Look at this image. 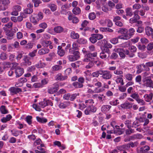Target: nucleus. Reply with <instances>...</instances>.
Returning a JSON list of instances; mask_svg holds the SVG:
<instances>
[{
	"mask_svg": "<svg viewBox=\"0 0 153 153\" xmlns=\"http://www.w3.org/2000/svg\"><path fill=\"white\" fill-rule=\"evenodd\" d=\"M85 81V78L80 77L78 79L77 81H75L73 83V86L76 88H82L83 87V84Z\"/></svg>",
	"mask_w": 153,
	"mask_h": 153,
	"instance_id": "nucleus-1",
	"label": "nucleus"
},
{
	"mask_svg": "<svg viewBox=\"0 0 153 153\" xmlns=\"http://www.w3.org/2000/svg\"><path fill=\"white\" fill-rule=\"evenodd\" d=\"M101 77L105 80H108L111 79L112 77V75L111 72L105 70Z\"/></svg>",
	"mask_w": 153,
	"mask_h": 153,
	"instance_id": "nucleus-6",
	"label": "nucleus"
},
{
	"mask_svg": "<svg viewBox=\"0 0 153 153\" xmlns=\"http://www.w3.org/2000/svg\"><path fill=\"white\" fill-rule=\"evenodd\" d=\"M45 147V145L44 144H41L39 146H38L37 147V149L38 151L41 152H46L45 149L43 148Z\"/></svg>",
	"mask_w": 153,
	"mask_h": 153,
	"instance_id": "nucleus-44",
	"label": "nucleus"
},
{
	"mask_svg": "<svg viewBox=\"0 0 153 153\" xmlns=\"http://www.w3.org/2000/svg\"><path fill=\"white\" fill-rule=\"evenodd\" d=\"M123 71L122 70L119 69H116L114 71V74L117 76L123 77Z\"/></svg>",
	"mask_w": 153,
	"mask_h": 153,
	"instance_id": "nucleus-19",
	"label": "nucleus"
},
{
	"mask_svg": "<svg viewBox=\"0 0 153 153\" xmlns=\"http://www.w3.org/2000/svg\"><path fill=\"white\" fill-rule=\"evenodd\" d=\"M118 38L121 39L128 40L130 38V37L128 34H125L118 36Z\"/></svg>",
	"mask_w": 153,
	"mask_h": 153,
	"instance_id": "nucleus-29",
	"label": "nucleus"
},
{
	"mask_svg": "<svg viewBox=\"0 0 153 153\" xmlns=\"http://www.w3.org/2000/svg\"><path fill=\"white\" fill-rule=\"evenodd\" d=\"M68 58L71 62H73L77 60L73 55H69L68 56Z\"/></svg>",
	"mask_w": 153,
	"mask_h": 153,
	"instance_id": "nucleus-62",
	"label": "nucleus"
},
{
	"mask_svg": "<svg viewBox=\"0 0 153 153\" xmlns=\"http://www.w3.org/2000/svg\"><path fill=\"white\" fill-rule=\"evenodd\" d=\"M126 16L131 17L133 15L134 12L132 9L130 7H127L125 10Z\"/></svg>",
	"mask_w": 153,
	"mask_h": 153,
	"instance_id": "nucleus-21",
	"label": "nucleus"
},
{
	"mask_svg": "<svg viewBox=\"0 0 153 153\" xmlns=\"http://www.w3.org/2000/svg\"><path fill=\"white\" fill-rule=\"evenodd\" d=\"M59 85L56 83H54L48 89V92L50 94H53L56 92L59 89Z\"/></svg>",
	"mask_w": 153,
	"mask_h": 153,
	"instance_id": "nucleus-4",
	"label": "nucleus"
},
{
	"mask_svg": "<svg viewBox=\"0 0 153 153\" xmlns=\"http://www.w3.org/2000/svg\"><path fill=\"white\" fill-rule=\"evenodd\" d=\"M96 18V15L94 13H91L89 14V18L90 20H94Z\"/></svg>",
	"mask_w": 153,
	"mask_h": 153,
	"instance_id": "nucleus-59",
	"label": "nucleus"
},
{
	"mask_svg": "<svg viewBox=\"0 0 153 153\" xmlns=\"http://www.w3.org/2000/svg\"><path fill=\"white\" fill-rule=\"evenodd\" d=\"M136 68L137 69V74H140L144 70V69L143 68L141 64L137 65L136 66Z\"/></svg>",
	"mask_w": 153,
	"mask_h": 153,
	"instance_id": "nucleus-38",
	"label": "nucleus"
},
{
	"mask_svg": "<svg viewBox=\"0 0 153 153\" xmlns=\"http://www.w3.org/2000/svg\"><path fill=\"white\" fill-rule=\"evenodd\" d=\"M128 30L125 28H120L118 31V33H120L121 34H127Z\"/></svg>",
	"mask_w": 153,
	"mask_h": 153,
	"instance_id": "nucleus-40",
	"label": "nucleus"
},
{
	"mask_svg": "<svg viewBox=\"0 0 153 153\" xmlns=\"http://www.w3.org/2000/svg\"><path fill=\"white\" fill-rule=\"evenodd\" d=\"M53 144L59 147L61 150H63L65 148V145L63 144L61 145L60 142L59 141H55L53 142Z\"/></svg>",
	"mask_w": 153,
	"mask_h": 153,
	"instance_id": "nucleus-23",
	"label": "nucleus"
},
{
	"mask_svg": "<svg viewBox=\"0 0 153 153\" xmlns=\"http://www.w3.org/2000/svg\"><path fill=\"white\" fill-rule=\"evenodd\" d=\"M153 94L150 93L149 94H146L143 96L145 100L148 102H150L152 99Z\"/></svg>",
	"mask_w": 153,
	"mask_h": 153,
	"instance_id": "nucleus-15",
	"label": "nucleus"
},
{
	"mask_svg": "<svg viewBox=\"0 0 153 153\" xmlns=\"http://www.w3.org/2000/svg\"><path fill=\"white\" fill-rule=\"evenodd\" d=\"M79 93H77L70 95V100L71 101H73L77 96L79 95Z\"/></svg>",
	"mask_w": 153,
	"mask_h": 153,
	"instance_id": "nucleus-52",
	"label": "nucleus"
},
{
	"mask_svg": "<svg viewBox=\"0 0 153 153\" xmlns=\"http://www.w3.org/2000/svg\"><path fill=\"white\" fill-rule=\"evenodd\" d=\"M93 84L97 87L99 88L102 86V83L97 81V79H94L93 80Z\"/></svg>",
	"mask_w": 153,
	"mask_h": 153,
	"instance_id": "nucleus-32",
	"label": "nucleus"
},
{
	"mask_svg": "<svg viewBox=\"0 0 153 153\" xmlns=\"http://www.w3.org/2000/svg\"><path fill=\"white\" fill-rule=\"evenodd\" d=\"M150 149V147L148 146H143L138 151V153H146Z\"/></svg>",
	"mask_w": 153,
	"mask_h": 153,
	"instance_id": "nucleus-17",
	"label": "nucleus"
},
{
	"mask_svg": "<svg viewBox=\"0 0 153 153\" xmlns=\"http://www.w3.org/2000/svg\"><path fill=\"white\" fill-rule=\"evenodd\" d=\"M119 103L118 100L116 99L109 102V104L112 105H116Z\"/></svg>",
	"mask_w": 153,
	"mask_h": 153,
	"instance_id": "nucleus-55",
	"label": "nucleus"
},
{
	"mask_svg": "<svg viewBox=\"0 0 153 153\" xmlns=\"http://www.w3.org/2000/svg\"><path fill=\"white\" fill-rule=\"evenodd\" d=\"M10 2L9 0H4L1 3L2 5H1V10L2 11H4L7 9L8 8V6L10 4Z\"/></svg>",
	"mask_w": 153,
	"mask_h": 153,
	"instance_id": "nucleus-7",
	"label": "nucleus"
},
{
	"mask_svg": "<svg viewBox=\"0 0 153 153\" xmlns=\"http://www.w3.org/2000/svg\"><path fill=\"white\" fill-rule=\"evenodd\" d=\"M70 36L72 39H76L79 38V35L78 33H76L74 31H72L71 33Z\"/></svg>",
	"mask_w": 153,
	"mask_h": 153,
	"instance_id": "nucleus-30",
	"label": "nucleus"
},
{
	"mask_svg": "<svg viewBox=\"0 0 153 153\" xmlns=\"http://www.w3.org/2000/svg\"><path fill=\"white\" fill-rule=\"evenodd\" d=\"M124 124L128 129H130L131 128V120H126L125 121Z\"/></svg>",
	"mask_w": 153,
	"mask_h": 153,
	"instance_id": "nucleus-53",
	"label": "nucleus"
},
{
	"mask_svg": "<svg viewBox=\"0 0 153 153\" xmlns=\"http://www.w3.org/2000/svg\"><path fill=\"white\" fill-rule=\"evenodd\" d=\"M142 80V77L141 76L139 75L137 76L135 78V82L138 83L139 84H140Z\"/></svg>",
	"mask_w": 153,
	"mask_h": 153,
	"instance_id": "nucleus-60",
	"label": "nucleus"
},
{
	"mask_svg": "<svg viewBox=\"0 0 153 153\" xmlns=\"http://www.w3.org/2000/svg\"><path fill=\"white\" fill-rule=\"evenodd\" d=\"M124 76L127 80L129 81H132L133 78V75L129 73L126 74L124 75Z\"/></svg>",
	"mask_w": 153,
	"mask_h": 153,
	"instance_id": "nucleus-33",
	"label": "nucleus"
},
{
	"mask_svg": "<svg viewBox=\"0 0 153 153\" xmlns=\"http://www.w3.org/2000/svg\"><path fill=\"white\" fill-rule=\"evenodd\" d=\"M94 35V37H95L97 40H100L103 38V36L100 34H93Z\"/></svg>",
	"mask_w": 153,
	"mask_h": 153,
	"instance_id": "nucleus-64",
	"label": "nucleus"
},
{
	"mask_svg": "<svg viewBox=\"0 0 153 153\" xmlns=\"http://www.w3.org/2000/svg\"><path fill=\"white\" fill-rule=\"evenodd\" d=\"M79 49V46L78 44L75 42H74L72 45V48L69 49V53H72L73 51H76L78 50Z\"/></svg>",
	"mask_w": 153,
	"mask_h": 153,
	"instance_id": "nucleus-14",
	"label": "nucleus"
},
{
	"mask_svg": "<svg viewBox=\"0 0 153 153\" xmlns=\"http://www.w3.org/2000/svg\"><path fill=\"white\" fill-rule=\"evenodd\" d=\"M96 108L93 106V105H90L89 106L87 107L86 109L85 110L84 112L85 114L88 115L91 112H96Z\"/></svg>",
	"mask_w": 153,
	"mask_h": 153,
	"instance_id": "nucleus-5",
	"label": "nucleus"
},
{
	"mask_svg": "<svg viewBox=\"0 0 153 153\" xmlns=\"http://www.w3.org/2000/svg\"><path fill=\"white\" fill-rule=\"evenodd\" d=\"M97 53L94 52L93 53H89L87 54V56L88 58H90L92 60L93 57H96L97 56Z\"/></svg>",
	"mask_w": 153,
	"mask_h": 153,
	"instance_id": "nucleus-50",
	"label": "nucleus"
},
{
	"mask_svg": "<svg viewBox=\"0 0 153 153\" xmlns=\"http://www.w3.org/2000/svg\"><path fill=\"white\" fill-rule=\"evenodd\" d=\"M12 118V116L10 114L7 115L6 117H3L1 119V121L3 123H6L10 120Z\"/></svg>",
	"mask_w": 153,
	"mask_h": 153,
	"instance_id": "nucleus-31",
	"label": "nucleus"
},
{
	"mask_svg": "<svg viewBox=\"0 0 153 153\" xmlns=\"http://www.w3.org/2000/svg\"><path fill=\"white\" fill-rule=\"evenodd\" d=\"M145 30L146 34L148 36H150L153 33V29L149 26H146Z\"/></svg>",
	"mask_w": 153,
	"mask_h": 153,
	"instance_id": "nucleus-18",
	"label": "nucleus"
},
{
	"mask_svg": "<svg viewBox=\"0 0 153 153\" xmlns=\"http://www.w3.org/2000/svg\"><path fill=\"white\" fill-rule=\"evenodd\" d=\"M81 10L78 7H76L74 8L73 10V12L74 14L77 15L80 13Z\"/></svg>",
	"mask_w": 153,
	"mask_h": 153,
	"instance_id": "nucleus-41",
	"label": "nucleus"
},
{
	"mask_svg": "<svg viewBox=\"0 0 153 153\" xmlns=\"http://www.w3.org/2000/svg\"><path fill=\"white\" fill-rule=\"evenodd\" d=\"M9 90L10 92L11 95H13L21 92L22 91L21 89L18 88L12 87L10 88Z\"/></svg>",
	"mask_w": 153,
	"mask_h": 153,
	"instance_id": "nucleus-8",
	"label": "nucleus"
},
{
	"mask_svg": "<svg viewBox=\"0 0 153 153\" xmlns=\"http://www.w3.org/2000/svg\"><path fill=\"white\" fill-rule=\"evenodd\" d=\"M51 41L48 40H44L42 42L41 44L44 47H47L51 45Z\"/></svg>",
	"mask_w": 153,
	"mask_h": 153,
	"instance_id": "nucleus-28",
	"label": "nucleus"
},
{
	"mask_svg": "<svg viewBox=\"0 0 153 153\" xmlns=\"http://www.w3.org/2000/svg\"><path fill=\"white\" fill-rule=\"evenodd\" d=\"M108 48H108L107 47H106L104 46V49L102 50V52H104V53H107V55H109L110 53V51Z\"/></svg>",
	"mask_w": 153,
	"mask_h": 153,
	"instance_id": "nucleus-58",
	"label": "nucleus"
},
{
	"mask_svg": "<svg viewBox=\"0 0 153 153\" xmlns=\"http://www.w3.org/2000/svg\"><path fill=\"white\" fill-rule=\"evenodd\" d=\"M24 60L25 61V63L26 65H31V62L29 60L28 57L27 56H25L24 58Z\"/></svg>",
	"mask_w": 153,
	"mask_h": 153,
	"instance_id": "nucleus-46",
	"label": "nucleus"
},
{
	"mask_svg": "<svg viewBox=\"0 0 153 153\" xmlns=\"http://www.w3.org/2000/svg\"><path fill=\"white\" fill-rule=\"evenodd\" d=\"M33 10L32 8H28L25 9L24 11V13L26 14H30L32 13Z\"/></svg>",
	"mask_w": 153,
	"mask_h": 153,
	"instance_id": "nucleus-47",
	"label": "nucleus"
},
{
	"mask_svg": "<svg viewBox=\"0 0 153 153\" xmlns=\"http://www.w3.org/2000/svg\"><path fill=\"white\" fill-rule=\"evenodd\" d=\"M0 110L2 114H6L8 113V111L6 109L4 105H2L1 107Z\"/></svg>",
	"mask_w": 153,
	"mask_h": 153,
	"instance_id": "nucleus-45",
	"label": "nucleus"
},
{
	"mask_svg": "<svg viewBox=\"0 0 153 153\" xmlns=\"http://www.w3.org/2000/svg\"><path fill=\"white\" fill-rule=\"evenodd\" d=\"M7 55L6 53L2 52L0 54V59L2 60H4L7 59Z\"/></svg>",
	"mask_w": 153,
	"mask_h": 153,
	"instance_id": "nucleus-39",
	"label": "nucleus"
},
{
	"mask_svg": "<svg viewBox=\"0 0 153 153\" xmlns=\"http://www.w3.org/2000/svg\"><path fill=\"white\" fill-rule=\"evenodd\" d=\"M129 143L123 145V146H119L118 147V149L120 150H121L122 149H128L129 148H130L129 145Z\"/></svg>",
	"mask_w": 153,
	"mask_h": 153,
	"instance_id": "nucleus-42",
	"label": "nucleus"
},
{
	"mask_svg": "<svg viewBox=\"0 0 153 153\" xmlns=\"http://www.w3.org/2000/svg\"><path fill=\"white\" fill-rule=\"evenodd\" d=\"M120 106L123 108L130 109L132 107V103H130L128 101H126L124 103L122 104Z\"/></svg>",
	"mask_w": 153,
	"mask_h": 153,
	"instance_id": "nucleus-12",
	"label": "nucleus"
},
{
	"mask_svg": "<svg viewBox=\"0 0 153 153\" xmlns=\"http://www.w3.org/2000/svg\"><path fill=\"white\" fill-rule=\"evenodd\" d=\"M49 52V50L47 48H42L39 50L38 52L39 54L40 55L48 53Z\"/></svg>",
	"mask_w": 153,
	"mask_h": 153,
	"instance_id": "nucleus-20",
	"label": "nucleus"
},
{
	"mask_svg": "<svg viewBox=\"0 0 153 153\" xmlns=\"http://www.w3.org/2000/svg\"><path fill=\"white\" fill-rule=\"evenodd\" d=\"M128 49V50L130 51L131 52L133 53L136 52L137 50V49L136 47L133 45L130 46L129 47Z\"/></svg>",
	"mask_w": 153,
	"mask_h": 153,
	"instance_id": "nucleus-43",
	"label": "nucleus"
},
{
	"mask_svg": "<svg viewBox=\"0 0 153 153\" xmlns=\"http://www.w3.org/2000/svg\"><path fill=\"white\" fill-rule=\"evenodd\" d=\"M111 107V106L110 105H103L101 107V110L102 112H105L109 111Z\"/></svg>",
	"mask_w": 153,
	"mask_h": 153,
	"instance_id": "nucleus-24",
	"label": "nucleus"
},
{
	"mask_svg": "<svg viewBox=\"0 0 153 153\" xmlns=\"http://www.w3.org/2000/svg\"><path fill=\"white\" fill-rule=\"evenodd\" d=\"M62 66L59 65H56L53 66L52 68V70L53 71H58L62 69Z\"/></svg>",
	"mask_w": 153,
	"mask_h": 153,
	"instance_id": "nucleus-34",
	"label": "nucleus"
},
{
	"mask_svg": "<svg viewBox=\"0 0 153 153\" xmlns=\"http://www.w3.org/2000/svg\"><path fill=\"white\" fill-rule=\"evenodd\" d=\"M123 51L125 53L126 55H127L129 58H132L135 56V54L129 51L127 49H123Z\"/></svg>",
	"mask_w": 153,
	"mask_h": 153,
	"instance_id": "nucleus-22",
	"label": "nucleus"
},
{
	"mask_svg": "<svg viewBox=\"0 0 153 153\" xmlns=\"http://www.w3.org/2000/svg\"><path fill=\"white\" fill-rule=\"evenodd\" d=\"M137 103L140 104V105H143L146 104V102L145 101L140 98L136 101Z\"/></svg>",
	"mask_w": 153,
	"mask_h": 153,
	"instance_id": "nucleus-51",
	"label": "nucleus"
},
{
	"mask_svg": "<svg viewBox=\"0 0 153 153\" xmlns=\"http://www.w3.org/2000/svg\"><path fill=\"white\" fill-rule=\"evenodd\" d=\"M130 97L136 101L140 98L138 94L136 93H133L130 95Z\"/></svg>",
	"mask_w": 153,
	"mask_h": 153,
	"instance_id": "nucleus-49",
	"label": "nucleus"
},
{
	"mask_svg": "<svg viewBox=\"0 0 153 153\" xmlns=\"http://www.w3.org/2000/svg\"><path fill=\"white\" fill-rule=\"evenodd\" d=\"M123 77L116 76V79H115V82L117 84L120 83V85H124L123 80Z\"/></svg>",
	"mask_w": 153,
	"mask_h": 153,
	"instance_id": "nucleus-25",
	"label": "nucleus"
},
{
	"mask_svg": "<svg viewBox=\"0 0 153 153\" xmlns=\"http://www.w3.org/2000/svg\"><path fill=\"white\" fill-rule=\"evenodd\" d=\"M48 7L50 8L51 10L53 11H54L56 10V6L53 4H48Z\"/></svg>",
	"mask_w": 153,
	"mask_h": 153,
	"instance_id": "nucleus-37",
	"label": "nucleus"
},
{
	"mask_svg": "<svg viewBox=\"0 0 153 153\" xmlns=\"http://www.w3.org/2000/svg\"><path fill=\"white\" fill-rule=\"evenodd\" d=\"M72 53H70L71 54H73L76 59L77 60L80 58L79 52L78 51H73Z\"/></svg>",
	"mask_w": 153,
	"mask_h": 153,
	"instance_id": "nucleus-36",
	"label": "nucleus"
},
{
	"mask_svg": "<svg viewBox=\"0 0 153 153\" xmlns=\"http://www.w3.org/2000/svg\"><path fill=\"white\" fill-rule=\"evenodd\" d=\"M55 32L56 33H61L63 31L64 29L61 26H57L54 28Z\"/></svg>",
	"mask_w": 153,
	"mask_h": 153,
	"instance_id": "nucleus-27",
	"label": "nucleus"
},
{
	"mask_svg": "<svg viewBox=\"0 0 153 153\" xmlns=\"http://www.w3.org/2000/svg\"><path fill=\"white\" fill-rule=\"evenodd\" d=\"M135 31V30L132 28H131L129 29L128 30L129 33L128 35L130 36H133L134 33Z\"/></svg>",
	"mask_w": 153,
	"mask_h": 153,
	"instance_id": "nucleus-63",
	"label": "nucleus"
},
{
	"mask_svg": "<svg viewBox=\"0 0 153 153\" xmlns=\"http://www.w3.org/2000/svg\"><path fill=\"white\" fill-rule=\"evenodd\" d=\"M100 58L102 59H104L109 57V55H107V53H104V52H102L101 53H100Z\"/></svg>",
	"mask_w": 153,
	"mask_h": 153,
	"instance_id": "nucleus-48",
	"label": "nucleus"
},
{
	"mask_svg": "<svg viewBox=\"0 0 153 153\" xmlns=\"http://www.w3.org/2000/svg\"><path fill=\"white\" fill-rule=\"evenodd\" d=\"M138 12L139 10H135L134 12V16L130 19L129 20L130 23L133 24L136 22L139 24H142V22L141 21H137L140 19V16L138 15Z\"/></svg>",
	"mask_w": 153,
	"mask_h": 153,
	"instance_id": "nucleus-2",
	"label": "nucleus"
},
{
	"mask_svg": "<svg viewBox=\"0 0 153 153\" xmlns=\"http://www.w3.org/2000/svg\"><path fill=\"white\" fill-rule=\"evenodd\" d=\"M68 77L66 75L63 76L61 73H59L56 75L55 76V79L57 81H63L67 79Z\"/></svg>",
	"mask_w": 153,
	"mask_h": 153,
	"instance_id": "nucleus-9",
	"label": "nucleus"
},
{
	"mask_svg": "<svg viewBox=\"0 0 153 153\" xmlns=\"http://www.w3.org/2000/svg\"><path fill=\"white\" fill-rule=\"evenodd\" d=\"M141 7V5L139 4H135L132 6V8L133 9H136V10H138Z\"/></svg>",
	"mask_w": 153,
	"mask_h": 153,
	"instance_id": "nucleus-61",
	"label": "nucleus"
},
{
	"mask_svg": "<svg viewBox=\"0 0 153 153\" xmlns=\"http://www.w3.org/2000/svg\"><path fill=\"white\" fill-rule=\"evenodd\" d=\"M85 102L86 104V105H88V106H89L90 105H93V104L94 103V100L92 99L86 100Z\"/></svg>",
	"mask_w": 153,
	"mask_h": 153,
	"instance_id": "nucleus-54",
	"label": "nucleus"
},
{
	"mask_svg": "<svg viewBox=\"0 0 153 153\" xmlns=\"http://www.w3.org/2000/svg\"><path fill=\"white\" fill-rule=\"evenodd\" d=\"M39 20L36 14H34L32 15L30 18V22L34 25H36L38 24Z\"/></svg>",
	"mask_w": 153,
	"mask_h": 153,
	"instance_id": "nucleus-11",
	"label": "nucleus"
},
{
	"mask_svg": "<svg viewBox=\"0 0 153 153\" xmlns=\"http://www.w3.org/2000/svg\"><path fill=\"white\" fill-rule=\"evenodd\" d=\"M144 85L146 87L153 88V81L150 78L147 77L143 81Z\"/></svg>",
	"mask_w": 153,
	"mask_h": 153,
	"instance_id": "nucleus-3",
	"label": "nucleus"
},
{
	"mask_svg": "<svg viewBox=\"0 0 153 153\" xmlns=\"http://www.w3.org/2000/svg\"><path fill=\"white\" fill-rule=\"evenodd\" d=\"M36 118L38 122L42 123H45L47 121V119L44 118H40L39 117H36Z\"/></svg>",
	"mask_w": 153,
	"mask_h": 153,
	"instance_id": "nucleus-35",
	"label": "nucleus"
},
{
	"mask_svg": "<svg viewBox=\"0 0 153 153\" xmlns=\"http://www.w3.org/2000/svg\"><path fill=\"white\" fill-rule=\"evenodd\" d=\"M118 37L112 38L110 40V42L113 44H116L118 42Z\"/></svg>",
	"mask_w": 153,
	"mask_h": 153,
	"instance_id": "nucleus-56",
	"label": "nucleus"
},
{
	"mask_svg": "<svg viewBox=\"0 0 153 153\" xmlns=\"http://www.w3.org/2000/svg\"><path fill=\"white\" fill-rule=\"evenodd\" d=\"M71 104L69 101H65L63 102H61L59 105V107L61 109L66 108L69 106Z\"/></svg>",
	"mask_w": 153,
	"mask_h": 153,
	"instance_id": "nucleus-16",
	"label": "nucleus"
},
{
	"mask_svg": "<svg viewBox=\"0 0 153 153\" xmlns=\"http://www.w3.org/2000/svg\"><path fill=\"white\" fill-rule=\"evenodd\" d=\"M5 33L7 36V38L8 40H10L13 38L14 33L13 31H12V30H7L6 32Z\"/></svg>",
	"mask_w": 153,
	"mask_h": 153,
	"instance_id": "nucleus-10",
	"label": "nucleus"
},
{
	"mask_svg": "<svg viewBox=\"0 0 153 153\" xmlns=\"http://www.w3.org/2000/svg\"><path fill=\"white\" fill-rule=\"evenodd\" d=\"M32 117L31 116H28L26 118V120L29 125L32 123L31 119Z\"/></svg>",
	"mask_w": 153,
	"mask_h": 153,
	"instance_id": "nucleus-57",
	"label": "nucleus"
},
{
	"mask_svg": "<svg viewBox=\"0 0 153 153\" xmlns=\"http://www.w3.org/2000/svg\"><path fill=\"white\" fill-rule=\"evenodd\" d=\"M16 77H18L21 76L23 73V68L19 67H17L15 70Z\"/></svg>",
	"mask_w": 153,
	"mask_h": 153,
	"instance_id": "nucleus-13",
	"label": "nucleus"
},
{
	"mask_svg": "<svg viewBox=\"0 0 153 153\" xmlns=\"http://www.w3.org/2000/svg\"><path fill=\"white\" fill-rule=\"evenodd\" d=\"M143 137V136L141 134H137L130 136V139L131 140H132L134 139H140L142 138Z\"/></svg>",
	"mask_w": 153,
	"mask_h": 153,
	"instance_id": "nucleus-26",
	"label": "nucleus"
}]
</instances>
